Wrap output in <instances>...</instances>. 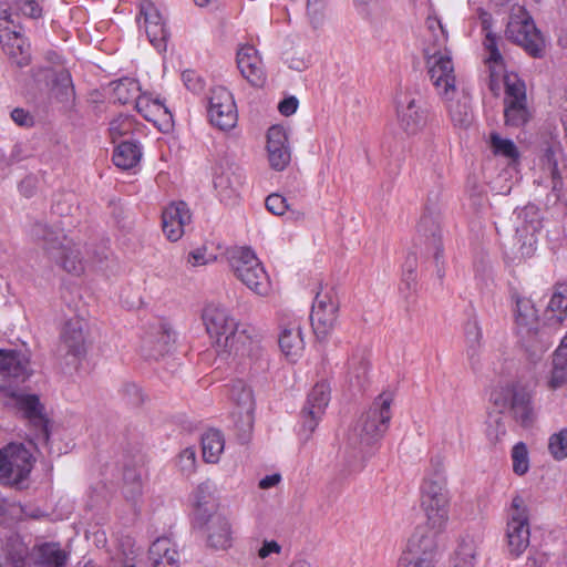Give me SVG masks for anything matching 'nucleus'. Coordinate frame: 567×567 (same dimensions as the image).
<instances>
[{
	"label": "nucleus",
	"instance_id": "nucleus-1",
	"mask_svg": "<svg viewBox=\"0 0 567 567\" xmlns=\"http://www.w3.org/2000/svg\"><path fill=\"white\" fill-rule=\"evenodd\" d=\"M393 394L380 393L347 435L343 463L349 474L361 472L371 455L370 449L389 427Z\"/></svg>",
	"mask_w": 567,
	"mask_h": 567
},
{
	"label": "nucleus",
	"instance_id": "nucleus-2",
	"mask_svg": "<svg viewBox=\"0 0 567 567\" xmlns=\"http://www.w3.org/2000/svg\"><path fill=\"white\" fill-rule=\"evenodd\" d=\"M29 358L17 351H0V377L4 383L0 384L3 396L12 400L13 404L23 413L37 431L38 440L47 442L49 439L48 421L43 414V406L34 394H23L12 388L20 384L31 375Z\"/></svg>",
	"mask_w": 567,
	"mask_h": 567
},
{
	"label": "nucleus",
	"instance_id": "nucleus-3",
	"mask_svg": "<svg viewBox=\"0 0 567 567\" xmlns=\"http://www.w3.org/2000/svg\"><path fill=\"white\" fill-rule=\"evenodd\" d=\"M207 333L216 340V346L225 353L249 354L254 339L250 329L240 326L229 311L219 303L207 305L202 315Z\"/></svg>",
	"mask_w": 567,
	"mask_h": 567
},
{
	"label": "nucleus",
	"instance_id": "nucleus-4",
	"mask_svg": "<svg viewBox=\"0 0 567 567\" xmlns=\"http://www.w3.org/2000/svg\"><path fill=\"white\" fill-rule=\"evenodd\" d=\"M231 268L236 277L257 295L266 296L270 291L269 277L250 248H240L233 255Z\"/></svg>",
	"mask_w": 567,
	"mask_h": 567
},
{
	"label": "nucleus",
	"instance_id": "nucleus-5",
	"mask_svg": "<svg viewBox=\"0 0 567 567\" xmlns=\"http://www.w3.org/2000/svg\"><path fill=\"white\" fill-rule=\"evenodd\" d=\"M506 35L530 55H542L545 47L544 38L523 7L513 10L507 23Z\"/></svg>",
	"mask_w": 567,
	"mask_h": 567
},
{
	"label": "nucleus",
	"instance_id": "nucleus-6",
	"mask_svg": "<svg viewBox=\"0 0 567 567\" xmlns=\"http://www.w3.org/2000/svg\"><path fill=\"white\" fill-rule=\"evenodd\" d=\"M430 79L439 95L451 101L457 93L454 64L447 49L426 48Z\"/></svg>",
	"mask_w": 567,
	"mask_h": 567
},
{
	"label": "nucleus",
	"instance_id": "nucleus-7",
	"mask_svg": "<svg viewBox=\"0 0 567 567\" xmlns=\"http://www.w3.org/2000/svg\"><path fill=\"white\" fill-rule=\"evenodd\" d=\"M436 532L417 527L408 540L398 567H433L437 556Z\"/></svg>",
	"mask_w": 567,
	"mask_h": 567
},
{
	"label": "nucleus",
	"instance_id": "nucleus-8",
	"mask_svg": "<svg viewBox=\"0 0 567 567\" xmlns=\"http://www.w3.org/2000/svg\"><path fill=\"white\" fill-rule=\"evenodd\" d=\"M33 466L32 455L21 443H10L0 450V482L18 485Z\"/></svg>",
	"mask_w": 567,
	"mask_h": 567
},
{
	"label": "nucleus",
	"instance_id": "nucleus-9",
	"mask_svg": "<svg viewBox=\"0 0 567 567\" xmlns=\"http://www.w3.org/2000/svg\"><path fill=\"white\" fill-rule=\"evenodd\" d=\"M529 536L526 502L520 495H515L512 499L506 528L509 554L514 557L520 556L529 545Z\"/></svg>",
	"mask_w": 567,
	"mask_h": 567
},
{
	"label": "nucleus",
	"instance_id": "nucleus-10",
	"mask_svg": "<svg viewBox=\"0 0 567 567\" xmlns=\"http://www.w3.org/2000/svg\"><path fill=\"white\" fill-rule=\"evenodd\" d=\"M517 333L527 349L545 351L548 343L543 340L546 334L538 329V316L534 303L528 298H517L515 309Z\"/></svg>",
	"mask_w": 567,
	"mask_h": 567
},
{
	"label": "nucleus",
	"instance_id": "nucleus-11",
	"mask_svg": "<svg viewBox=\"0 0 567 567\" xmlns=\"http://www.w3.org/2000/svg\"><path fill=\"white\" fill-rule=\"evenodd\" d=\"M504 117L508 126L519 127L530 118L527 107L526 86L516 74H504Z\"/></svg>",
	"mask_w": 567,
	"mask_h": 567
},
{
	"label": "nucleus",
	"instance_id": "nucleus-12",
	"mask_svg": "<svg viewBox=\"0 0 567 567\" xmlns=\"http://www.w3.org/2000/svg\"><path fill=\"white\" fill-rule=\"evenodd\" d=\"M491 401L499 412L509 410L517 422L527 425L532 422L529 393L519 385L508 384L494 390Z\"/></svg>",
	"mask_w": 567,
	"mask_h": 567
},
{
	"label": "nucleus",
	"instance_id": "nucleus-13",
	"mask_svg": "<svg viewBox=\"0 0 567 567\" xmlns=\"http://www.w3.org/2000/svg\"><path fill=\"white\" fill-rule=\"evenodd\" d=\"M230 399L236 405L233 417L239 431V440L245 443L250 436L254 424V394L244 381L236 380L230 388Z\"/></svg>",
	"mask_w": 567,
	"mask_h": 567
},
{
	"label": "nucleus",
	"instance_id": "nucleus-14",
	"mask_svg": "<svg viewBox=\"0 0 567 567\" xmlns=\"http://www.w3.org/2000/svg\"><path fill=\"white\" fill-rule=\"evenodd\" d=\"M339 305L329 290L317 292L310 320L318 340L324 341L333 331L338 319Z\"/></svg>",
	"mask_w": 567,
	"mask_h": 567
},
{
	"label": "nucleus",
	"instance_id": "nucleus-15",
	"mask_svg": "<svg viewBox=\"0 0 567 567\" xmlns=\"http://www.w3.org/2000/svg\"><path fill=\"white\" fill-rule=\"evenodd\" d=\"M208 117L221 131L235 127L238 118L233 94L224 86H215L208 97Z\"/></svg>",
	"mask_w": 567,
	"mask_h": 567
},
{
	"label": "nucleus",
	"instance_id": "nucleus-16",
	"mask_svg": "<svg viewBox=\"0 0 567 567\" xmlns=\"http://www.w3.org/2000/svg\"><path fill=\"white\" fill-rule=\"evenodd\" d=\"M417 233L420 236L425 238L426 251L427 254H432L436 266V274L439 278H442L444 276V270L440 265V258L443 248L440 227V212L435 203L426 205L417 224Z\"/></svg>",
	"mask_w": 567,
	"mask_h": 567
},
{
	"label": "nucleus",
	"instance_id": "nucleus-17",
	"mask_svg": "<svg viewBox=\"0 0 567 567\" xmlns=\"http://www.w3.org/2000/svg\"><path fill=\"white\" fill-rule=\"evenodd\" d=\"M396 114L399 126L408 135L417 134L427 122L426 110L421 100L406 94L398 100Z\"/></svg>",
	"mask_w": 567,
	"mask_h": 567
},
{
	"label": "nucleus",
	"instance_id": "nucleus-18",
	"mask_svg": "<svg viewBox=\"0 0 567 567\" xmlns=\"http://www.w3.org/2000/svg\"><path fill=\"white\" fill-rule=\"evenodd\" d=\"M330 401V386L320 382L317 383L308 394L307 402L302 409V427L308 432L307 437L315 431L326 408Z\"/></svg>",
	"mask_w": 567,
	"mask_h": 567
},
{
	"label": "nucleus",
	"instance_id": "nucleus-19",
	"mask_svg": "<svg viewBox=\"0 0 567 567\" xmlns=\"http://www.w3.org/2000/svg\"><path fill=\"white\" fill-rule=\"evenodd\" d=\"M206 544L215 550H226L233 544L231 525L226 516L219 513L208 515L203 524Z\"/></svg>",
	"mask_w": 567,
	"mask_h": 567
},
{
	"label": "nucleus",
	"instance_id": "nucleus-20",
	"mask_svg": "<svg viewBox=\"0 0 567 567\" xmlns=\"http://www.w3.org/2000/svg\"><path fill=\"white\" fill-rule=\"evenodd\" d=\"M267 153L271 168L282 171L290 163L291 154L288 135L280 125H274L267 133Z\"/></svg>",
	"mask_w": 567,
	"mask_h": 567
},
{
	"label": "nucleus",
	"instance_id": "nucleus-21",
	"mask_svg": "<svg viewBox=\"0 0 567 567\" xmlns=\"http://www.w3.org/2000/svg\"><path fill=\"white\" fill-rule=\"evenodd\" d=\"M190 213L184 202L172 203L162 214V228L166 238L177 241L184 235V228L190 223Z\"/></svg>",
	"mask_w": 567,
	"mask_h": 567
},
{
	"label": "nucleus",
	"instance_id": "nucleus-22",
	"mask_svg": "<svg viewBox=\"0 0 567 567\" xmlns=\"http://www.w3.org/2000/svg\"><path fill=\"white\" fill-rule=\"evenodd\" d=\"M85 323L80 319H71L65 322L61 332L59 354L64 357L80 358L85 352L84 338Z\"/></svg>",
	"mask_w": 567,
	"mask_h": 567
},
{
	"label": "nucleus",
	"instance_id": "nucleus-23",
	"mask_svg": "<svg viewBox=\"0 0 567 567\" xmlns=\"http://www.w3.org/2000/svg\"><path fill=\"white\" fill-rule=\"evenodd\" d=\"M237 65L241 75L254 86H261L266 80L262 62L252 45H244L237 52Z\"/></svg>",
	"mask_w": 567,
	"mask_h": 567
},
{
	"label": "nucleus",
	"instance_id": "nucleus-24",
	"mask_svg": "<svg viewBox=\"0 0 567 567\" xmlns=\"http://www.w3.org/2000/svg\"><path fill=\"white\" fill-rule=\"evenodd\" d=\"M137 563V560H135ZM179 555L176 545L168 537H159L153 542L148 549L146 565L142 567H178Z\"/></svg>",
	"mask_w": 567,
	"mask_h": 567
},
{
	"label": "nucleus",
	"instance_id": "nucleus-25",
	"mask_svg": "<svg viewBox=\"0 0 567 567\" xmlns=\"http://www.w3.org/2000/svg\"><path fill=\"white\" fill-rule=\"evenodd\" d=\"M0 42L4 53L18 66L22 68L30 62L29 44L22 38L21 33L9 28L0 30Z\"/></svg>",
	"mask_w": 567,
	"mask_h": 567
},
{
	"label": "nucleus",
	"instance_id": "nucleus-26",
	"mask_svg": "<svg viewBox=\"0 0 567 567\" xmlns=\"http://www.w3.org/2000/svg\"><path fill=\"white\" fill-rule=\"evenodd\" d=\"M30 559L37 567H64L69 555L58 543H43L32 548Z\"/></svg>",
	"mask_w": 567,
	"mask_h": 567
},
{
	"label": "nucleus",
	"instance_id": "nucleus-27",
	"mask_svg": "<svg viewBox=\"0 0 567 567\" xmlns=\"http://www.w3.org/2000/svg\"><path fill=\"white\" fill-rule=\"evenodd\" d=\"M135 107L145 120L153 122L154 124H169L172 121L171 112L158 99H152L146 94L141 95L136 100Z\"/></svg>",
	"mask_w": 567,
	"mask_h": 567
},
{
	"label": "nucleus",
	"instance_id": "nucleus-28",
	"mask_svg": "<svg viewBox=\"0 0 567 567\" xmlns=\"http://www.w3.org/2000/svg\"><path fill=\"white\" fill-rule=\"evenodd\" d=\"M545 323L551 328H559L567 317V286H560L555 291L545 310Z\"/></svg>",
	"mask_w": 567,
	"mask_h": 567
},
{
	"label": "nucleus",
	"instance_id": "nucleus-29",
	"mask_svg": "<svg viewBox=\"0 0 567 567\" xmlns=\"http://www.w3.org/2000/svg\"><path fill=\"white\" fill-rule=\"evenodd\" d=\"M31 235L35 240L43 244V248L52 258L60 249L61 244H64L68 240L63 234L41 221H37L32 226Z\"/></svg>",
	"mask_w": 567,
	"mask_h": 567
},
{
	"label": "nucleus",
	"instance_id": "nucleus-30",
	"mask_svg": "<svg viewBox=\"0 0 567 567\" xmlns=\"http://www.w3.org/2000/svg\"><path fill=\"white\" fill-rule=\"evenodd\" d=\"M213 183L220 200L223 202H228L235 198L241 185L240 176L236 175L229 168L216 172Z\"/></svg>",
	"mask_w": 567,
	"mask_h": 567
},
{
	"label": "nucleus",
	"instance_id": "nucleus-31",
	"mask_svg": "<svg viewBox=\"0 0 567 567\" xmlns=\"http://www.w3.org/2000/svg\"><path fill=\"white\" fill-rule=\"evenodd\" d=\"M278 342L286 357L293 359L299 355L305 347L300 326L296 322H290L282 329Z\"/></svg>",
	"mask_w": 567,
	"mask_h": 567
},
{
	"label": "nucleus",
	"instance_id": "nucleus-32",
	"mask_svg": "<svg viewBox=\"0 0 567 567\" xmlns=\"http://www.w3.org/2000/svg\"><path fill=\"white\" fill-rule=\"evenodd\" d=\"M449 497H439V499L421 503L425 512L427 525L436 532L442 530L449 520Z\"/></svg>",
	"mask_w": 567,
	"mask_h": 567
},
{
	"label": "nucleus",
	"instance_id": "nucleus-33",
	"mask_svg": "<svg viewBox=\"0 0 567 567\" xmlns=\"http://www.w3.org/2000/svg\"><path fill=\"white\" fill-rule=\"evenodd\" d=\"M53 258L70 274L80 275L84 271V262L82 258H80V250L69 239L64 244H61L60 249L55 252Z\"/></svg>",
	"mask_w": 567,
	"mask_h": 567
},
{
	"label": "nucleus",
	"instance_id": "nucleus-34",
	"mask_svg": "<svg viewBox=\"0 0 567 567\" xmlns=\"http://www.w3.org/2000/svg\"><path fill=\"white\" fill-rule=\"evenodd\" d=\"M142 151L137 143L123 141L113 152L114 164L122 169H131L138 164Z\"/></svg>",
	"mask_w": 567,
	"mask_h": 567
},
{
	"label": "nucleus",
	"instance_id": "nucleus-35",
	"mask_svg": "<svg viewBox=\"0 0 567 567\" xmlns=\"http://www.w3.org/2000/svg\"><path fill=\"white\" fill-rule=\"evenodd\" d=\"M225 447V439L220 431L208 430L202 436L203 457L207 463L218 462Z\"/></svg>",
	"mask_w": 567,
	"mask_h": 567
},
{
	"label": "nucleus",
	"instance_id": "nucleus-36",
	"mask_svg": "<svg viewBox=\"0 0 567 567\" xmlns=\"http://www.w3.org/2000/svg\"><path fill=\"white\" fill-rule=\"evenodd\" d=\"M478 555V542L471 537H462L453 560V567H475Z\"/></svg>",
	"mask_w": 567,
	"mask_h": 567
},
{
	"label": "nucleus",
	"instance_id": "nucleus-37",
	"mask_svg": "<svg viewBox=\"0 0 567 567\" xmlns=\"http://www.w3.org/2000/svg\"><path fill=\"white\" fill-rule=\"evenodd\" d=\"M485 49L488 53L486 58V63L489 68V87L492 91L498 89L496 84V80L502 75L504 71L503 58L497 49L496 39L492 35H487L484 42Z\"/></svg>",
	"mask_w": 567,
	"mask_h": 567
},
{
	"label": "nucleus",
	"instance_id": "nucleus-38",
	"mask_svg": "<svg viewBox=\"0 0 567 567\" xmlns=\"http://www.w3.org/2000/svg\"><path fill=\"white\" fill-rule=\"evenodd\" d=\"M113 86V97L121 104H127L130 102H135L141 96L140 95V84L136 80L124 78L116 82L112 83Z\"/></svg>",
	"mask_w": 567,
	"mask_h": 567
},
{
	"label": "nucleus",
	"instance_id": "nucleus-39",
	"mask_svg": "<svg viewBox=\"0 0 567 567\" xmlns=\"http://www.w3.org/2000/svg\"><path fill=\"white\" fill-rule=\"evenodd\" d=\"M369 362L359 353H353L348 362V379L351 385L362 388L368 379Z\"/></svg>",
	"mask_w": 567,
	"mask_h": 567
},
{
	"label": "nucleus",
	"instance_id": "nucleus-40",
	"mask_svg": "<svg viewBox=\"0 0 567 567\" xmlns=\"http://www.w3.org/2000/svg\"><path fill=\"white\" fill-rule=\"evenodd\" d=\"M489 146L496 156L506 158L508 163H516L519 158V152L515 143L497 133L489 135Z\"/></svg>",
	"mask_w": 567,
	"mask_h": 567
},
{
	"label": "nucleus",
	"instance_id": "nucleus-41",
	"mask_svg": "<svg viewBox=\"0 0 567 567\" xmlns=\"http://www.w3.org/2000/svg\"><path fill=\"white\" fill-rule=\"evenodd\" d=\"M53 94L61 102H66L73 96V84L68 70L61 69L53 73Z\"/></svg>",
	"mask_w": 567,
	"mask_h": 567
},
{
	"label": "nucleus",
	"instance_id": "nucleus-42",
	"mask_svg": "<svg viewBox=\"0 0 567 567\" xmlns=\"http://www.w3.org/2000/svg\"><path fill=\"white\" fill-rule=\"evenodd\" d=\"M447 102V110L453 124L458 127H467L472 122V112L467 99L464 97L455 102L452 99Z\"/></svg>",
	"mask_w": 567,
	"mask_h": 567
},
{
	"label": "nucleus",
	"instance_id": "nucleus-43",
	"mask_svg": "<svg viewBox=\"0 0 567 567\" xmlns=\"http://www.w3.org/2000/svg\"><path fill=\"white\" fill-rule=\"evenodd\" d=\"M143 470L136 467H125L123 473L124 494L127 499H135L142 494Z\"/></svg>",
	"mask_w": 567,
	"mask_h": 567
},
{
	"label": "nucleus",
	"instance_id": "nucleus-44",
	"mask_svg": "<svg viewBox=\"0 0 567 567\" xmlns=\"http://www.w3.org/2000/svg\"><path fill=\"white\" fill-rule=\"evenodd\" d=\"M439 497H449L445 478L436 476V478H427L422 485L421 503H429Z\"/></svg>",
	"mask_w": 567,
	"mask_h": 567
},
{
	"label": "nucleus",
	"instance_id": "nucleus-45",
	"mask_svg": "<svg viewBox=\"0 0 567 567\" xmlns=\"http://www.w3.org/2000/svg\"><path fill=\"white\" fill-rule=\"evenodd\" d=\"M145 33L151 42V44L158 51H166L168 31L164 23H153L144 25Z\"/></svg>",
	"mask_w": 567,
	"mask_h": 567
},
{
	"label": "nucleus",
	"instance_id": "nucleus-46",
	"mask_svg": "<svg viewBox=\"0 0 567 567\" xmlns=\"http://www.w3.org/2000/svg\"><path fill=\"white\" fill-rule=\"evenodd\" d=\"M425 25L433 39V45L431 48L445 49L447 43V32L441 20L436 16L429 14Z\"/></svg>",
	"mask_w": 567,
	"mask_h": 567
},
{
	"label": "nucleus",
	"instance_id": "nucleus-47",
	"mask_svg": "<svg viewBox=\"0 0 567 567\" xmlns=\"http://www.w3.org/2000/svg\"><path fill=\"white\" fill-rule=\"evenodd\" d=\"M328 0H306V12L313 29L322 25L326 19Z\"/></svg>",
	"mask_w": 567,
	"mask_h": 567
},
{
	"label": "nucleus",
	"instance_id": "nucleus-48",
	"mask_svg": "<svg viewBox=\"0 0 567 567\" xmlns=\"http://www.w3.org/2000/svg\"><path fill=\"white\" fill-rule=\"evenodd\" d=\"M134 120L128 115H120L110 123V136L113 142L117 138L130 135L134 131Z\"/></svg>",
	"mask_w": 567,
	"mask_h": 567
},
{
	"label": "nucleus",
	"instance_id": "nucleus-49",
	"mask_svg": "<svg viewBox=\"0 0 567 567\" xmlns=\"http://www.w3.org/2000/svg\"><path fill=\"white\" fill-rule=\"evenodd\" d=\"M157 340L154 341L150 339L147 343L152 344L148 351V357L157 359L161 355H164L169 351V343L172 341V336L168 330H165L163 327L159 328L157 332Z\"/></svg>",
	"mask_w": 567,
	"mask_h": 567
},
{
	"label": "nucleus",
	"instance_id": "nucleus-50",
	"mask_svg": "<svg viewBox=\"0 0 567 567\" xmlns=\"http://www.w3.org/2000/svg\"><path fill=\"white\" fill-rule=\"evenodd\" d=\"M142 19L143 25L165 22L158 8L151 0H142L140 3V16L137 18L138 23H141Z\"/></svg>",
	"mask_w": 567,
	"mask_h": 567
},
{
	"label": "nucleus",
	"instance_id": "nucleus-51",
	"mask_svg": "<svg viewBox=\"0 0 567 567\" xmlns=\"http://www.w3.org/2000/svg\"><path fill=\"white\" fill-rule=\"evenodd\" d=\"M548 450L555 460L560 461L567 457V429L549 437Z\"/></svg>",
	"mask_w": 567,
	"mask_h": 567
},
{
	"label": "nucleus",
	"instance_id": "nucleus-52",
	"mask_svg": "<svg viewBox=\"0 0 567 567\" xmlns=\"http://www.w3.org/2000/svg\"><path fill=\"white\" fill-rule=\"evenodd\" d=\"M527 449L524 443H517L512 451L513 471L517 475H524L528 471Z\"/></svg>",
	"mask_w": 567,
	"mask_h": 567
},
{
	"label": "nucleus",
	"instance_id": "nucleus-53",
	"mask_svg": "<svg viewBox=\"0 0 567 567\" xmlns=\"http://www.w3.org/2000/svg\"><path fill=\"white\" fill-rule=\"evenodd\" d=\"M23 16L32 19H38L42 16V8L35 0H9Z\"/></svg>",
	"mask_w": 567,
	"mask_h": 567
},
{
	"label": "nucleus",
	"instance_id": "nucleus-54",
	"mask_svg": "<svg viewBox=\"0 0 567 567\" xmlns=\"http://www.w3.org/2000/svg\"><path fill=\"white\" fill-rule=\"evenodd\" d=\"M23 16L32 19H38L42 16V8L35 0H9Z\"/></svg>",
	"mask_w": 567,
	"mask_h": 567
},
{
	"label": "nucleus",
	"instance_id": "nucleus-55",
	"mask_svg": "<svg viewBox=\"0 0 567 567\" xmlns=\"http://www.w3.org/2000/svg\"><path fill=\"white\" fill-rule=\"evenodd\" d=\"M267 209L277 216H281L289 210L287 199L279 194H271L266 198L265 203Z\"/></svg>",
	"mask_w": 567,
	"mask_h": 567
},
{
	"label": "nucleus",
	"instance_id": "nucleus-56",
	"mask_svg": "<svg viewBox=\"0 0 567 567\" xmlns=\"http://www.w3.org/2000/svg\"><path fill=\"white\" fill-rule=\"evenodd\" d=\"M536 227L534 225H524L523 227H517L516 229V238L518 243H522V249L525 246H528L527 251H522V255L529 254L532 250V246L535 243L534 231Z\"/></svg>",
	"mask_w": 567,
	"mask_h": 567
},
{
	"label": "nucleus",
	"instance_id": "nucleus-57",
	"mask_svg": "<svg viewBox=\"0 0 567 567\" xmlns=\"http://www.w3.org/2000/svg\"><path fill=\"white\" fill-rule=\"evenodd\" d=\"M215 486L210 481L200 483L194 492L195 505L200 507L207 503V499L213 495Z\"/></svg>",
	"mask_w": 567,
	"mask_h": 567
},
{
	"label": "nucleus",
	"instance_id": "nucleus-58",
	"mask_svg": "<svg viewBox=\"0 0 567 567\" xmlns=\"http://www.w3.org/2000/svg\"><path fill=\"white\" fill-rule=\"evenodd\" d=\"M178 466L179 470L185 474L194 472L196 466L195 451L192 449L184 450L178 456Z\"/></svg>",
	"mask_w": 567,
	"mask_h": 567
},
{
	"label": "nucleus",
	"instance_id": "nucleus-59",
	"mask_svg": "<svg viewBox=\"0 0 567 567\" xmlns=\"http://www.w3.org/2000/svg\"><path fill=\"white\" fill-rule=\"evenodd\" d=\"M182 79L185 84V86L194 92L198 93L203 90L204 83L202 79L196 74L195 71L186 70L182 73Z\"/></svg>",
	"mask_w": 567,
	"mask_h": 567
},
{
	"label": "nucleus",
	"instance_id": "nucleus-60",
	"mask_svg": "<svg viewBox=\"0 0 567 567\" xmlns=\"http://www.w3.org/2000/svg\"><path fill=\"white\" fill-rule=\"evenodd\" d=\"M466 341L471 347L480 344L482 339V331L476 320H470L465 326Z\"/></svg>",
	"mask_w": 567,
	"mask_h": 567
},
{
	"label": "nucleus",
	"instance_id": "nucleus-61",
	"mask_svg": "<svg viewBox=\"0 0 567 567\" xmlns=\"http://www.w3.org/2000/svg\"><path fill=\"white\" fill-rule=\"evenodd\" d=\"M123 393L127 398L128 403L133 405H138L140 403L143 402L142 391L134 383L125 384L123 388Z\"/></svg>",
	"mask_w": 567,
	"mask_h": 567
},
{
	"label": "nucleus",
	"instance_id": "nucleus-62",
	"mask_svg": "<svg viewBox=\"0 0 567 567\" xmlns=\"http://www.w3.org/2000/svg\"><path fill=\"white\" fill-rule=\"evenodd\" d=\"M567 379V372L564 369H557L553 367V370L550 372V377L548 380V386L551 390L559 389L563 386Z\"/></svg>",
	"mask_w": 567,
	"mask_h": 567
},
{
	"label": "nucleus",
	"instance_id": "nucleus-63",
	"mask_svg": "<svg viewBox=\"0 0 567 567\" xmlns=\"http://www.w3.org/2000/svg\"><path fill=\"white\" fill-rule=\"evenodd\" d=\"M553 367L557 369H564L567 368V342L560 343L559 348L555 351L554 358H553Z\"/></svg>",
	"mask_w": 567,
	"mask_h": 567
},
{
	"label": "nucleus",
	"instance_id": "nucleus-64",
	"mask_svg": "<svg viewBox=\"0 0 567 567\" xmlns=\"http://www.w3.org/2000/svg\"><path fill=\"white\" fill-rule=\"evenodd\" d=\"M84 567H142L141 564L136 563L134 558L126 559L124 561L114 560L107 566L97 565L93 561H87Z\"/></svg>",
	"mask_w": 567,
	"mask_h": 567
}]
</instances>
